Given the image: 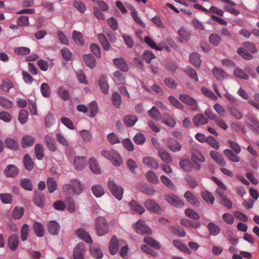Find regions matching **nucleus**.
Wrapping results in <instances>:
<instances>
[{
    "instance_id": "1",
    "label": "nucleus",
    "mask_w": 259,
    "mask_h": 259,
    "mask_svg": "<svg viewBox=\"0 0 259 259\" xmlns=\"http://www.w3.org/2000/svg\"><path fill=\"white\" fill-rule=\"evenodd\" d=\"M101 154L102 156L110 160L115 166H119L122 163L121 156L114 150H103L101 151Z\"/></svg>"
},
{
    "instance_id": "2",
    "label": "nucleus",
    "mask_w": 259,
    "mask_h": 259,
    "mask_svg": "<svg viewBox=\"0 0 259 259\" xmlns=\"http://www.w3.org/2000/svg\"><path fill=\"white\" fill-rule=\"evenodd\" d=\"M108 188L110 192L117 200H121L122 199L124 189L121 186L117 185L114 180L109 178L107 183Z\"/></svg>"
},
{
    "instance_id": "3",
    "label": "nucleus",
    "mask_w": 259,
    "mask_h": 259,
    "mask_svg": "<svg viewBox=\"0 0 259 259\" xmlns=\"http://www.w3.org/2000/svg\"><path fill=\"white\" fill-rule=\"evenodd\" d=\"M95 229L97 234L99 236L108 233L109 227L106 219L102 217H98L95 221Z\"/></svg>"
},
{
    "instance_id": "4",
    "label": "nucleus",
    "mask_w": 259,
    "mask_h": 259,
    "mask_svg": "<svg viewBox=\"0 0 259 259\" xmlns=\"http://www.w3.org/2000/svg\"><path fill=\"white\" fill-rule=\"evenodd\" d=\"M144 207L149 211L155 213L160 214L162 212L160 205L155 200L152 199H148L144 202Z\"/></svg>"
},
{
    "instance_id": "5",
    "label": "nucleus",
    "mask_w": 259,
    "mask_h": 259,
    "mask_svg": "<svg viewBox=\"0 0 259 259\" xmlns=\"http://www.w3.org/2000/svg\"><path fill=\"white\" fill-rule=\"evenodd\" d=\"M164 199L169 204L177 208H182L184 206L185 204L183 201L172 193L165 195Z\"/></svg>"
},
{
    "instance_id": "6",
    "label": "nucleus",
    "mask_w": 259,
    "mask_h": 259,
    "mask_svg": "<svg viewBox=\"0 0 259 259\" xmlns=\"http://www.w3.org/2000/svg\"><path fill=\"white\" fill-rule=\"evenodd\" d=\"M135 231L141 235H150L151 231L149 227L145 225V221L143 220H138L135 227Z\"/></svg>"
},
{
    "instance_id": "7",
    "label": "nucleus",
    "mask_w": 259,
    "mask_h": 259,
    "mask_svg": "<svg viewBox=\"0 0 259 259\" xmlns=\"http://www.w3.org/2000/svg\"><path fill=\"white\" fill-rule=\"evenodd\" d=\"M86 248L83 243L80 242L77 244L73 250V259H84V254Z\"/></svg>"
},
{
    "instance_id": "8",
    "label": "nucleus",
    "mask_w": 259,
    "mask_h": 259,
    "mask_svg": "<svg viewBox=\"0 0 259 259\" xmlns=\"http://www.w3.org/2000/svg\"><path fill=\"white\" fill-rule=\"evenodd\" d=\"M5 144L7 149L12 151H17L20 148L17 138L16 137L6 138L5 140Z\"/></svg>"
},
{
    "instance_id": "9",
    "label": "nucleus",
    "mask_w": 259,
    "mask_h": 259,
    "mask_svg": "<svg viewBox=\"0 0 259 259\" xmlns=\"http://www.w3.org/2000/svg\"><path fill=\"white\" fill-rule=\"evenodd\" d=\"M128 206L130 208V210L132 212L142 214L145 211L144 207L134 199L129 202Z\"/></svg>"
},
{
    "instance_id": "10",
    "label": "nucleus",
    "mask_w": 259,
    "mask_h": 259,
    "mask_svg": "<svg viewBox=\"0 0 259 259\" xmlns=\"http://www.w3.org/2000/svg\"><path fill=\"white\" fill-rule=\"evenodd\" d=\"M166 147L172 152H178L182 150V146L181 144L177 140L168 138L166 141Z\"/></svg>"
},
{
    "instance_id": "11",
    "label": "nucleus",
    "mask_w": 259,
    "mask_h": 259,
    "mask_svg": "<svg viewBox=\"0 0 259 259\" xmlns=\"http://www.w3.org/2000/svg\"><path fill=\"white\" fill-rule=\"evenodd\" d=\"M180 100L188 106H192L193 110H196L197 108L196 101L190 96L183 94L179 96Z\"/></svg>"
},
{
    "instance_id": "12",
    "label": "nucleus",
    "mask_w": 259,
    "mask_h": 259,
    "mask_svg": "<svg viewBox=\"0 0 259 259\" xmlns=\"http://www.w3.org/2000/svg\"><path fill=\"white\" fill-rule=\"evenodd\" d=\"M7 177L15 178L20 172L19 168L14 164L8 165L4 171Z\"/></svg>"
},
{
    "instance_id": "13",
    "label": "nucleus",
    "mask_w": 259,
    "mask_h": 259,
    "mask_svg": "<svg viewBox=\"0 0 259 259\" xmlns=\"http://www.w3.org/2000/svg\"><path fill=\"white\" fill-rule=\"evenodd\" d=\"M47 230L48 232L52 235H58L61 227L56 221H50L47 223Z\"/></svg>"
},
{
    "instance_id": "14",
    "label": "nucleus",
    "mask_w": 259,
    "mask_h": 259,
    "mask_svg": "<svg viewBox=\"0 0 259 259\" xmlns=\"http://www.w3.org/2000/svg\"><path fill=\"white\" fill-rule=\"evenodd\" d=\"M19 243V238L16 234L10 235L8 239V246L12 251H14L18 249Z\"/></svg>"
},
{
    "instance_id": "15",
    "label": "nucleus",
    "mask_w": 259,
    "mask_h": 259,
    "mask_svg": "<svg viewBox=\"0 0 259 259\" xmlns=\"http://www.w3.org/2000/svg\"><path fill=\"white\" fill-rule=\"evenodd\" d=\"M98 84L102 92L105 95L108 94L109 85L108 83V78L106 75L103 74L101 76L99 79Z\"/></svg>"
},
{
    "instance_id": "16",
    "label": "nucleus",
    "mask_w": 259,
    "mask_h": 259,
    "mask_svg": "<svg viewBox=\"0 0 259 259\" xmlns=\"http://www.w3.org/2000/svg\"><path fill=\"white\" fill-rule=\"evenodd\" d=\"M119 240L116 235H113L110 241L109 251L111 255H115L118 250Z\"/></svg>"
},
{
    "instance_id": "17",
    "label": "nucleus",
    "mask_w": 259,
    "mask_h": 259,
    "mask_svg": "<svg viewBox=\"0 0 259 259\" xmlns=\"http://www.w3.org/2000/svg\"><path fill=\"white\" fill-rule=\"evenodd\" d=\"M45 144L47 148L52 152L57 151V146L54 139L49 135H46L44 137Z\"/></svg>"
},
{
    "instance_id": "18",
    "label": "nucleus",
    "mask_w": 259,
    "mask_h": 259,
    "mask_svg": "<svg viewBox=\"0 0 259 259\" xmlns=\"http://www.w3.org/2000/svg\"><path fill=\"white\" fill-rule=\"evenodd\" d=\"M35 142V138L30 135H25L21 140V147L23 149L32 147Z\"/></svg>"
},
{
    "instance_id": "19",
    "label": "nucleus",
    "mask_w": 259,
    "mask_h": 259,
    "mask_svg": "<svg viewBox=\"0 0 259 259\" xmlns=\"http://www.w3.org/2000/svg\"><path fill=\"white\" fill-rule=\"evenodd\" d=\"M184 197L187 201L195 207H198L200 205V201L199 199L192 192L187 191L184 195Z\"/></svg>"
},
{
    "instance_id": "20",
    "label": "nucleus",
    "mask_w": 259,
    "mask_h": 259,
    "mask_svg": "<svg viewBox=\"0 0 259 259\" xmlns=\"http://www.w3.org/2000/svg\"><path fill=\"white\" fill-rule=\"evenodd\" d=\"M45 196L41 193L35 191L33 199L34 203L38 207L42 208L45 206Z\"/></svg>"
},
{
    "instance_id": "21",
    "label": "nucleus",
    "mask_w": 259,
    "mask_h": 259,
    "mask_svg": "<svg viewBox=\"0 0 259 259\" xmlns=\"http://www.w3.org/2000/svg\"><path fill=\"white\" fill-rule=\"evenodd\" d=\"M114 65L123 72H127L128 67L124 59L123 58H114L113 60Z\"/></svg>"
},
{
    "instance_id": "22",
    "label": "nucleus",
    "mask_w": 259,
    "mask_h": 259,
    "mask_svg": "<svg viewBox=\"0 0 259 259\" xmlns=\"http://www.w3.org/2000/svg\"><path fill=\"white\" fill-rule=\"evenodd\" d=\"M75 233L76 235L81 239L84 240L88 243L91 244L93 243V240L90 234L83 229H78L76 230Z\"/></svg>"
},
{
    "instance_id": "23",
    "label": "nucleus",
    "mask_w": 259,
    "mask_h": 259,
    "mask_svg": "<svg viewBox=\"0 0 259 259\" xmlns=\"http://www.w3.org/2000/svg\"><path fill=\"white\" fill-rule=\"evenodd\" d=\"M210 156L211 158L214 160L218 164L221 166H226V162L223 156L219 152L211 150L210 152Z\"/></svg>"
},
{
    "instance_id": "24",
    "label": "nucleus",
    "mask_w": 259,
    "mask_h": 259,
    "mask_svg": "<svg viewBox=\"0 0 259 259\" xmlns=\"http://www.w3.org/2000/svg\"><path fill=\"white\" fill-rule=\"evenodd\" d=\"M23 163L25 169L32 170L34 167V163L29 154H25L23 158Z\"/></svg>"
},
{
    "instance_id": "25",
    "label": "nucleus",
    "mask_w": 259,
    "mask_h": 259,
    "mask_svg": "<svg viewBox=\"0 0 259 259\" xmlns=\"http://www.w3.org/2000/svg\"><path fill=\"white\" fill-rule=\"evenodd\" d=\"M82 58L84 64L90 68H94L96 66V60L92 54H84Z\"/></svg>"
},
{
    "instance_id": "26",
    "label": "nucleus",
    "mask_w": 259,
    "mask_h": 259,
    "mask_svg": "<svg viewBox=\"0 0 259 259\" xmlns=\"http://www.w3.org/2000/svg\"><path fill=\"white\" fill-rule=\"evenodd\" d=\"M138 120V116L133 114L126 115L123 119L124 124L128 127H133Z\"/></svg>"
},
{
    "instance_id": "27",
    "label": "nucleus",
    "mask_w": 259,
    "mask_h": 259,
    "mask_svg": "<svg viewBox=\"0 0 259 259\" xmlns=\"http://www.w3.org/2000/svg\"><path fill=\"white\" fill-rule=\"evenodd\" d=\"M143 163L147 167L156 169L159 167V164L157 160L152 157H146L143 160Z\"/></svg>"
},
{
    "instance_id": "28",
    "label": "nucleus",
    "mask_w": 259,
    "mask_h": 259,
    "mask_svg": "<svg viewBox=\"0 0 259 259\" xmlns=\"http://www.w3.org/2000/svg\"><path fill=\"white\" fill-rule=\"evenodd\" d=\"M180 223L183 226L189 228L190 229H198L201 226L200 223L192 222L187 219H182L180 220Z\"/></svg>"
},
{
    "instance_id": "29",
    "label": "nucleus",
    "mask_w": 259,
    "mask_h": 259,
    "mask_svg": "<svg viewBox=\"0 0 259 259\" xmlns=\"http://www.w3.org/2000/svg\"><path fill=\"white\" fill-rule=\"evenodd\" d=\"M168 229L172 234L180 237H184L186 235L185 230L179 226L170 225L168 227Z\"/></svg>"
},
{
    "instance_id": "30",
    "label": "nucleus",
    "mask_w": 259,
    "mask_h": 259,
    "mask_svg": "<svg viewBox=\"0 0 259 259\" xmlns=\"http://www.w3.org/2000/svg\"><path fill=\"white\" fill-rule=\"evenodd\" d=\"M33 229L35 234L38 237H41L44 235L45 229L43 225L39 222H34L33 225Z\"/></svg>"
},
{
    "instance_id": "31",
    "label": "nucleus",
    "mask_w": 259,
    "mask_h": 259,
    "mask_svg": "<svg viewBox=\"0 0 259 259\" xmlns=\"http://www.w3.org/2000/svg\"><path fill=\"white\" fill-rule=\"evenodd\" d=\"M193 121L196 126L207 124L208 120L202 114H197L193 118Z\"/></svg>"
},
{
    "instance_id": "32",
    "label": "nucleus",
    "mask_w": 259,
    "mask_h": 259,
    "mask_svg": "<svg viewBox=\"0 0 259 259\" xmlns=\"http://www.w3.org/2000/svg\"><path fill=\"white\" fill-rule=\"evenodd\" d=\"M179 165L181 168L186 172L192 171L194 167L193 163L189 159L180 160Z\"/></svg>"
},
{
    "instance_id": "33",
    "label": "nucleus",
    "mask_w": 259,
    "mask_h": 259,
    "mask_svg": "<svg viewBox=\"0 0 259 259\" xmlns=\"http://www.w3.org/2000/svg\"><path fill=\"white\" fill-rule=\"evenodd\" d=\"M74 164L77 170H82L86 165L85 157L81 156L75 157L74 160Z\"/></svg>"
},
{
    "instance_id": "34",
    "label": "nucleus",
    "mask_w": 259,
    "mask_h": 259,
    "mask_svg": "<svg viewBox=\"0 0 259 259\" xmlns=\"http://www.w3.org/2000/svg\"><path fill=\"white\" fill-rule=\"evenodd\" d=\"M158 156L166 163H169L172 161V158L170 154L166 151L160 149L158 150Z\"/></svg>"
},
{
    "instance_id": "35",
    "label": "nucleus",
    "mask_w": 259,
    "mask_h": 259,
    "mask_svg": "<svg viewBox=\"0 0 259 259\" xmlns=\"http://www.w3.org/2000/svg\"><path fill=\"white\" fill-rule=\"evenodd\" d=\"M190 62L196 67L199 68L201 64L200 55L196 52L191 53L190 55Z\"/></svg>"
},
{
    "instance_id": "36",
    "label": "nucleus",
    "mask_w": 259,
    "mask_h": 259,
    "mask_svg": "<svg viewBox=\"0 0 259 259\" xmlns=\"http://www.w3.org/2000/svg\"><path fill=\"white\" fill-rule=\"evenodd\" d=\"M144 242L147 245L156 249H159L161 248V245L159 242L151 237H145L144 239Z\"/></svg>"
},
{
    "instance_id": "37",
    "label": "nucleus",
    "mask_w": 259,
    "mask_h": 259,
    "mask_svg": "<svg viewBox=\"0 0 259 259\" xmlns=\"http://www.w3.org/2000/svg\"><path fill=\"white\" fill-rule=\"evenodd\" d=\"M212 72L214 77L218 80H222L227 77V73L223 70L217 67H214Z\"/></svg>"
},
{
    "instance_id": "38",
    "label": "nucleus",
    "mask_w": 259,
    "mask_h": 259,
    "mask_svg": "<svg viewBox=\"0 0 259 259\" xmlns=\"http://www.w3.org/2000/svg\"><path fill=\"white\" fill-rule=\"evenodd\" d=\"M191 160L193 162L198 161L204 162L205 161V158L200 150H195L194 152H192Z\"/></svg>"
},
{
    "instance_id": "39",
    "label": "nucleus",
    "mask_w": 259,
    "mask_h": 259,
    "mask_svg": "<svg viewBox=\"0 0 259 259\" xmlns=\"http://www.w3.org/2000/svg\"><path fill=\"white\" fill-rule=\"evenodd\" d=\"M201 196L202 198L206 202L211 204H213L215 198L211 193L208 190H205L201 192Z\"/></svg>"
},
{
    "instance_id": "40",
    "label": "nucleus",
    "mask_w": 259,
    "mask_h": 259,
    "mask_svg": "<svg viewBox=\"0 0 259 259\" xmlns=\"http://www.w3.org/2000/svg\"><path fill=\"white\" fill-rule=\"evenodd\" d=\"M111 100L115 108H119L120 107L122 100L121 96L118 92H114L112 93Z\"/></svg>"
},
{
    "instance_id": "41",
    "label": "nucleus",
    "mask_w": 259,
    "mask_h": 259,
    "mask_svg": "<svg viewBox=\"0 0 259 259\" xmlns=\"http://www.w3.org/2000/svg\"><path fill=\"white\" fill-rule=\"evenodd\" d=\"M89 250L91 255L96 259H101L103 256V253L99 247L91 246Z\"/></svg>"
},
{
    "instance_id": "42",
    "label": "nucleus",
    "mask_w": 259,
    "mask_h": 259,
    "mask_svg": "<svg viewBox=\"0 0 259 259\" xmlns=\"http://www.w3.org/2000/svg\"><path fill=\"white\" fill-rule=\"evenodd\" d=\"M113 80L116 84H124L125 82L124 76L123 74L119 71H116L114 72Z\"/></svg>"
},
{
    "instance_id": "43",
    "label": "nucleus",
    "mask_w": 259,
    "mask_h": 259,
    "mask_svg": "<svg viewBox=\"0 0 259 259\" xmlns=\"http://www.w3.org/2000/svg\"><path fill=\"white\" fill-rule=\"evenodd\" d=\"M89 165L91 170L96 174L101 173V169L96 159L94 157L91 158L89 160Z\"/></svg>"
},
{
    "instance_id": "44",
    "label": "nucleus",
    "mask_w": 259,
    "mask_h": 259,
    "mask_svg": "<svg viewBox=\"0 0 259 259\" xmlns=\"http://www.w3.org/2000/svg\"><path fill=\"white\" fill-rule=\"evenodd\" d=\"M47 184L48 191L50 193H53L57 189V182L54 178H48Z\"/></svg>"
},
{
    "instance_id": "45",
    "label": "nucleus",
    "mask_w": 259,
    "mask_h": 259,
    "mask_svg": "<svg viewBox=\"0 0 259 259\" xmlns=\"http://www.w3.org/2000/svg\"><path fill=\"white\" fill-rule=\"evenodd\" d=\"M71 183L74 188V193L79 194L85 189L84 184L77 180H72Z\"/></svg>"
},
{
    "instance_id": "46",
    "label": "nucleus",
    "mask_w": 259,
    "mask_h": 259,
    "mask_svg": "<svg viewBox=\"0 0 259 259\" xmlns=\"http://www.w3.org/2000/svg\"><path fill=\"white\" fill-rule=\"evenodd\" d=\"M92 191L96 197H100L105 193L104 188L101 185H95L92 186Z\"/></svg>"
},
{
    "instance_id": "47",
    "label": "nucleus",
    "mask_w": 259,
    "mask_h": 259,
    "mask_svg": "<svg viewBox=\"0 0 259 259\" xmlns=\"http://www.w3.org/2000/svg\"><path fill=\"white\" fill-rule=\"evenodd\" d=\"M35 155L36 158L41 160L44 157V149L42 145L40 144H37L35 146Z\"/></svg>"
},
{
    "instance_id": "48",
    "label": "nucleus",
    "mask_w": 259,
    "mask_h": 259,
    "mask_svg": "<svg viewBox=\"0 0 259 259\" xmlns=\"http://www.w3.org/2000/svg\"><path fill=\"white\" fill-rule=\"evenodd\" d=\"M24 213V208L22 207L16 206L12 211V217L15 220H19L22 218Z\"/></svg>"
},
{
    "instance_id": "49",
    "label": "nucleus",
    "mask_w": 259,
    "mask_h": 259,
    "mask_svg": "<svg viewBox=\"0 0 259 259\" xmlns=\"http://www.w3.org/2000/svg\"><path fill=\"white\" fill-rule=\"evenodd\" d=\"M21 187L25 190L32 191L33 189L31 181L29 179H21L20 181Z\"/></svg>"
},
{
    "instance_id": "50",
    "label": "nucleus",
    "mask_w": 259,
    "mask_h": 259,
    "mask_svg": "<svg viewBox=\"0 0 259 259\" xmlns=\"http://www.w3.org/2000/svg\"><path fill=\"white\" fill-rule=\"evenodd\" d=\"M224 154L229 160L233 162H238L240 161V158L229 149H225L224 151Z\"/></svg>"
},
{
    "instance_id": "51",
    "label": "nucleus",
    "mask_w": 259,
    "mask_h": 259,
    "mask_svg": "<svg viewBox=\"0 0 259 259\" xmlns=\"http://www.w3.org/2000/svg\"><path fill=\"white\" fill-rule=\"evenodd\" d=\"M207 228L209 233L212 236L217 235L221 231L220 228L217 225L212 222L208 224Z\"/></svg>"
},
{
    "instance_id": "52",
    "label": "nucleus",
    "mask_w": 259,
    "mask_h": 259,
    "mask_svg": "<svg viewBox=\"0 0 259 259\" xmlns=\"http://www.w3.org/2000/svg\"><path fill=\"white\" fill-rule=\"evenodd\" d=\"M228 109L231 115L236 119L239 120L242 118L243 115L242 113L234 106H228Z\"/></svg>"
},
{
    "instance_id": "53",
    "label": "nucleus",
    "mask_w": 259,
    "mask_h": 259,
    "mask_svg": "<svg viewBox=\"0 0 259 259\" xmlns=\"http://www.w3.org/2000/svg\"><path fill=\"white\" fill-rule=\"evenodd\" d=\"M149 115L154 120H157L161 117V114L158 109L155 106H153L152 108L148 111Z\"/></svg>"
},
{
    "instance_id": "54",
    "label": "nucleus",
    "mask_w": 259,
    "mask_h": 259,
    "mask_svg": "<svg viewBox=\"0 0 259 259\" xmlns=\"http://www.w3.org/2000/svg\"><path fill=\"white\" fill-rule=\"evenodd\" d=\"M147 180L153 184H157L159 182L158 177L153 170H149L146 174Z\"/></svg>"
},
{
    "instance_id": "55",
    "label": "nucleus",
    "mask_w": 259,
    "mask_h": 259,
    "mask_svg": "<svg viewBox=\"0 0 259 259\" xmlns=\"http://www.w3.org/2000/svg\"><path fill=\"white\" fill-rule=\"evenodd\" d=\"M160 180L161 182L168 188L172 190L176 189V187L172 182L167 177L162 175L160 177Z\"/></svg>"
},
{
    "instance_id": "56",
    "label": "nucleus",
    "mask_w": 259,
    "mask_h": 259,
    "mask_svg": "<svg viewBox=\"0 0 259 259\" xmlns=\"http://www.w3.org/2000/svg\"><path fill=\"white\" fill-rule=\"evenodd\" d=\"M40 92L45 98H49L51 95V89L50 86L47 83H42L40 85Z\"/></svg>"
},
{
    "instance_id": "57",
    "label": "nucleus",
    "mask_w": 259,
    "mask_h": 259,
    "mask_svg": "<svg viewBox=\"0 0 259 259\" xmlns=\"http://www.w3.org/2000/svg\"><path fill=\"white\" fill-rule=\"evenodd\" d=\"M90 49L92 53L97 58H101V50L99 45L97 44H92L90 45Z\"/></svg>"
},
{
    "instance_id": "58",
    "label": "nucleus",
    "mask_w": 259,
    "mask_h": 259,
    "mask_svg": "<svg viewBox=\"0 0 259 259\" xmlns=\"http://www.w3.org/2000/svg\"><path fill=\"white\" fill-rule=\"evenodd\" d=\"M57 141L65 148L68 149L70 146L69 142L62 135L59 133L56 134Z\"/></svg>"
},
{
    "instance_id": "59",
    "label": "nucleus",
    "mask_w": 259,
    "mask_h": 259,
    "mask_svg": "<svg viewBox=\"0 0 259 259\" xmlns=\"http://www.w3.org/2000/svg\"><path fill=\"white\" fill-rule=\"evenodd\" d=\"M185 215L193 220H198L200 219L199 214L192 208H187L185 210Z\"/></svg>"
},
{
    "instance_id": "60",
    "label": "nucleus",
    "mask_w": 259,
    "mask_h": 259,
    "mask_svg": "<svg viewBox=\"0 0 259 259\" xmlns=\"http://www.w3.org/2000/svg\"><path fill=\"white\" fill-rule=\"evenodd\" d=\"M28 117V112L26 110L22 109L19 111L18 120L21 124H24L26 123Z\"/></svg>"
},
{
    "instance_id": "61",
    "label": "nucleus",
    "mask_w": 259,
    "mask_h": 259,
    "mask_svg": "<svg viewBox=\"0 0 259 259\" xmlns=\"http://www.w3.org/2000/svg\"><path fill=\"white\" fill-rule=\"evenodd\" d=\"M163 122L166 125L173 127L176 125L175 120L168 114H164Z\"/></svg>"
},
{
    "instance_id": "62",
    "label": "nucleus",
    "mask_w": 259,
    "mask_h": 259,
    "mask_svg": "<svg viewBox=\"0 0 259 259\" xmlns=\"http://www.w3.org/2000/svg\"><path fill=\"white\" fill-rule=\"evenodd\" d=\"M13 88L14 84L10 80L8 79L2 80L1 88L3 91L9 93L10 90Z\"/></svg>"
},
{
    "instance_id": "63",
    "label": "nucleus",
    "mask_w": 259,
    "mask_h": 259,
    "mask_svg": "<svg viewBox=\"0 0 259 259\" xmlns=\"http://www.w3.org/2000/svg\"><path fill=\"white\" fill-rule=\"evenodd\" d=\"M90 117H94L98 112V107L97 103L95 101H93L90 104Z\"/></svg>"
},
{
    "instance_id": "64",
    "label": "nucleus",
    "mask_w": 259,
    "mask_h": 259,
    "mask_svg": "<svg viewBox=\"0 0 259 259\" xmlns=\"http://www.w3.org/2000/svg\"><path fill=\"white\" fill-rule=\"evenodd\" d=\"M165 85L169 89H176L177 87V82L170 77H166L163 80Z\"/></svg>"
}]
</instances>
